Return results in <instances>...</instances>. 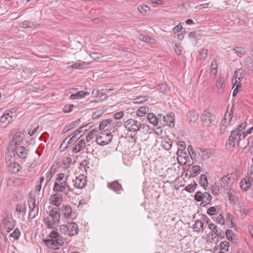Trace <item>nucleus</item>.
Listing matches in <instances>:
<instances>
[{"label":"nucleus","instance_id":"obj_1","mask_svg":"<svg viewBox=\"0 0 253 253\" xmlns=\"http://www.w3.org/2000/svg\"><path fill=\"white\" fill-rule=\"evenodd\" d=\"M68 177L69 176L65 175L64 173H58L54 181L53 192H60L67 195L69 192L72 191L73 189H71L67 182Z\"/></svg>","mask_w":253,"mask_h":253},{"label":"nucleus","instance_id":"obj_2","mask_svg":"<svg viewBox=\"0 0 253 253\" xmlns=\"http://www.w3.org/2000/svg\"><path fill=\"white\" fill-rule=\"evenodd\" d=\"M44 223L48 228L57 229L60 222V213L58 209L54 208L51 210L47 215H44Z\"/></svg>","mask_w":253,"mask_h":253},{"label":"nucleus","instance_id":"obj_3","mask_svg":"<svg viewBox=\"0 0 253 253\" xmlns=\"http://www.w3.org/2000/svg\"><path fill=\"white\" fill-rule=\"evenodd\" d=\"M60 231L61 234L65 238L73 236L78 233V226L75 222H68L60 226Z\"/></svg>","mask_w":253,"mask_h":253},{"label":"nucleus","instance_id":"obj_4","mask_svg":"<svg viewBox=\"0 0 253 253\" xmlns=\"http://www.w3.org/2000/svg\"><path fill=\"white\" fill-rule=\"evenodd\" d=\"M61 237L58 232L55 231H52L49 235V238L46 240L45 242L49 245L54 246L56 248L62 245L63 244Z\"/></svg>","mask_w":253,"mask_h":253},{"label":"nucleus","instance_id":"obj_5","mask_svg":"<svg viewBox=\"0 0 253 253\" xmlns=\"http://www.w3.org/2000/svg\"><path fill=\"white\" fill-rule=\"evenodd\" d=\"M113 135L108 130L99 132L96 136V142L101 145L108 144L112 141Z\"/></svg>","mask_w":253,"mask_h":253},{"label":"nucleus","instance_id":"obj_6","mask_svg":"<svg viewBox=\"0 0 253 253\" xmlns=\"http://www.w3.org/2000/svg\"><path fill=\"white\" fill-rule=\"evenodd\" d=\"M36 202L35 196L30 194L28 199V205L30 209L29 216L32 219L35 218L39 212V207L36 205Z\"/></svg>","mask_w":253,"mask_h":253},{"label":"nucleus","instance_id":"obj_7","mask_svg":"<svg viewBox=\"0 0 253 253\" xmlns=\"http://www.w3.org/2000/svg\"><path fill=\"white\" fill-rule=\"evenodd\" d=\"M240 186L241 189L244 191H247L250 188L252 189L253 187V171H251L247 177L241 179Z\"/></svg>","mask_w":253,"mask_h":253},{"label":"nucleus","instance_id":"obj_8","mask_svg":"<svg viewBox=\"0 0 253 253\" xmlns=\"http://www.w3.org/2000/svg\"><path fill=\"white\" fill-rule=\"evenodd\" d=\"M201 120L204 126L210 127L214 121V117L210 112L205 110L201 114Z\"/></svg>","mask_w":253,"mask_h":253},{"label":"nucleus","instance_id":"obj_9","mask_svg":"<svg viewBox=\"0 0 253 253\" xmlns=\"http://www.w3.org/2000/svg\"><path fill=\"white\" fill-rule=\"evenodd\" d=\"M4 229L7 232H10L16 225V220L13 219L11 215L7 214L2 221Z\"/></svg>","mask_w":253,"mask_h":253},{"label":"nucleus","instance_id":"obj_10","mask_svg":"<svg viewBox=\"0 0 253 253\" xmlns=\"http://www.w3.org/2000/svg\"><path fill=\"white\" fill-rule=\"evenodd\" d=\"M141 125L140 122L132 119H128L124 123L125 127L133 132L139 130Z\"/></svg>","mask_w":253,"mask_h":253},{"label":"nucleus","instance_id":"obj_11","mask_svg":"<svg viewBox=\"0 0 253 253\" xmlns=\"http://www.w3.org/2000/svg\"><path fill=\"white\" fill-rule=\"evenodd\" d=\"M73 185L78 189L84 188L86 185V177L83 174H80L72 180Z\"/></svg>","mask_w":253,"mask_h":253},{"label":"nucleus","instance_id":"obj_12","mask_svg":"<svg viewBox=\"0 0 253 253\" xmlns=\"http://www.w3.org/2000/svg\"><path fill=\"white\" fill-rule=\"evenodd\" d=\"M63 202V194L62 193L55 192L52 194L49 198V203L50 204L59 207Z\"/></svg>","mask_w":253,"mask_h":253},{"label":"nucleus","instance_id":"obj_13","mask_svg":"<svg viewBox=\"0 0 253 253\" xmlns=\"http://www.w3.org/2000/svg\"><path fill=\"white\" fill-rule=\"evenodd\" d=\"M107 187L118 194H121V191L123 190L121 184L118 180L110 182L107 185Z\"/></svg>","mask_w":253,"mask_h":253},{"label":"nucleus","instance_id":"obj_14","mask_svg":"<svg viewBox=\"0 0 253 253\" xmlns=\"http://www.w3.org/2000/svg\"><path fill=\"white\" fill-rule=\"evenodd\" d=\"M232 182L231 175L227 174L222 177L221 180V185L226 190H228L231 187Z\"/></svg>","mask_w":253,"mask_h":253},{"label":"nucleus","instance_id":"obj_15","mask_svg":"<svg viewBox=\"0 0 253 253\" xmlns=\"http://www.w3.org/2000/svg\"><path fill=\"white\" fill-rule=\"evenodd\" d=\"M16 151L17 156L21 159H26L29 152V150L27 147L22 146L17 147Z\"/></svg>","mask_w":253,"mask_h":253},{"label":"nucleus","instance_id":"obj_16","mask_svg":"<svg viewBox=\"0 0 253 253\" xmlns=\"http://www.w3.org/2000/svg\"><path fill=\"white\" fill-rule=\"evenodd\" d=\"M85 146L86 144L85 140L84 139H81L78 141L77 144L73 147L72 151L73 153H78L81 151H84Z\"/></svg>","mask_w":253,"mask_h":253},{"label":"nucleus","instance_id":"obj_17","mask_svg":"<svg viewBox=\"0 0 253 253\" xmlns=\"http://www.w3.org/2000/svg\"><path fill=\"white\" fill-rule=\"evenodd\" d=\"M174 114L170 113L165 117H163V121L164 125L169 126L170 127H172L174 126Z\"/></svg>","mask_w":253,"mask_h":253},{"label":"nucleus","instance_id":"obj_18","mask_svg":"<svg viewBox=\"0 0 253 253\" xmlns=\"http://www.w3.org/2000/svg\"><path fill=\"white\" fill-rule=\"evenodd\" d=\"M89 94V92L85 91H80L75 93L71 94L70 98L73 100L81 99L85 98Z\"/></svg>","mask_w":253,"mask_h":253},{"label":"nucleus","instance_id":"obj_19","mask_svg":"<svg viewBox=\"0 0 253 253\" xmlns=\"http://www.w3.org/2000/svg\"><path fill=\"white\" fill-rule=\"evenodd\" d=\"M12 112L6 111L1 117L0 121L2 124H8L12 120Z\"/></svg>","mask_w":253,"mask_h":253},{"label":"nucleus","instance_id":"obj_20","mask_svg":"<svg viewBox=\"0 0 253 253\" xmlns=\"http://www.w3.org/2000/svg\"><path fill=\"white\" fill-rule=\"evenodd\" d=\"M8 165L9 171L12 173H16L22 169L21 166L17 163L10 162Z\"/></svg>","mask_w":253,"mask_h":253},{"label":"nucleus","instance_id":"obj_21","mask_svg":"<svg viewBox=\"0 0 253 253\" xmlns=\"http://www.w3.org/2000/svg\"><path fill=\"white\" fill-rule=\"evenodd\" d=\"M188 116L190 122L195 123L199 118V113L196 111H189L188 113Z\"/></svg>","mask_w":253,"mask_h":253},{"label":"nucleus","instance_id":"obj_22","mask_svg":"<svg viewBox=\"0 0 253 253\" xmlns=\"http://www.w3.org/2000/svg\"><path fill=\"white\" fill-rule=\"evenodd\" d=\"M191 165H188L189 172L192 176H196L198 175L201 170V167L199 166H192L191 169H190Z\"/></svg>","mask_w":253,"mask_h":253},{"label":"nucleus","instance_id":"obj_23","mask_svg":"<svg viewBox=\"0 0 253 253\" xmlns=\"http://www.w3.org/2000/svg\"><path fill=\"white\" fill-rule=\"evenodd\" d=\"M188 159V156L187 153H184V154H178V156H177V162L181 165L185 164L187 162V159Z\"/></svg>","mask_w":253,"mask_h":253},{"label":"nucleus","instance_id":"obj_24","mask_svg":"<svg viewBox=\"0 0 253 253\" xmlns=\"http://www.w3.org/2000/svg\"><path fill=\"white\" fill-rule=\"evenodd\" d=\"M212 219L214 220L218 224L223 225L225 224V219L223 215L220 213H218L215 215L213 216Z\"/></svg>","mask_w":253,"mask_h":253},{"label":"nucleus","instance_id":"obj_25","mask_svg":"<svg viewBox=\"0 0 253 253\" xmlns=\"http://www.w3.org/2000/svg\"><path fill=\"white\" fill-rule=\"evenodd\" d=\"M81 136L82 134H80L78 133H77V132L75 131L73 133V135L72 137L70 138V139L68 141L67 144L65 146L64 148L65 149L68 147V144L76 142Z\"/></svg>","mask_w":253,"mask_h":253},{"label":"nucleus","instance_id":"obj_26","mask_svg":"<svg viewBox=\"0 0 253 253\" xmlns=\"http://www.w3.org/2000/svg\"><path fill=\"white\" fill-rule=\"evenodd\" d=\"M147 119L149 122L154 126L158 124V117L153 113H149L147 115Z\"/></svg>","mask_w":253,"mask_h":253},{"label":"nucleus","instance_id":"obj_27","mask_svg":"<svg viewBox=\"0 0 253 253\" xmlns=\"http://www.w3.org/2000/svg\"><path fill=\"white\" fill-rule=\"evenodd\" d=\"M161 145L166 150H169L172 146V142L169 138H165L162 141Z\"/></svg>","mask_w":253,"mask_h":253},{"label":"nucleus","instance_id":"obj_28","mask_svg":"<svg viewBox=\"0 0 253 253\" xmlns=\"http://www.w3.org/2000/svg\"><path fill=\"white\" fill-rule=\"evenodd\" d=\"M229 247V243L227 241H221L216 249H219L220 251H227Z\"/></svg>","mask_w":253,"mask_h":253},{"label":"nucleus","instance_id":"obj_29","mask_svg":"<svg viewBox=\"0 0 253 253\" xmlns=\"http://www.w3.org/2000/svg\"><path fill=\"white\" fill-rule=\"evenodd\" d=\"M63 212L65 217L69 218L70 217L72 212V210L71 207L69 205H65L63 206Z\"/></svg>","mask_w":253,"mask_h":253},{"label":"nucleus","instance_id":"obj_30","mask_svg":"<svg viewBox=\"0 0 253 253\" xmlns=\"http://www.w3.org/2000/svg\"><path fill=\"white\" fill-rule=\"evenodd\" d=\"M225 235L227 239L231 242H236L235 235L231 230L227 229L225 232Z\"/></svg>","mask_w":253,"mask_h":253},{"label":"nucleus","instance_id":"obj_31","mask_svg":"<svg viewBox=\"0 0 253 253\" xmlns=\"http://www.w3.org/2000/svg\"><path fill=\"white\" fill-rule=\"evenodd\" d=\"M113 121V119L109 118L103 121L99 125V130H103L109 124H111Z\"/></svg>","mask_w":253,"mask_h":253},{"label":"nucleus","instance_id":"obj_32","mask_svg":"<svg viewBox=\"0 0 253 253\" xmlns=\"http://www.w3.org/2000/svg\"><path fill=\"white\" fill-rule=\"evenodd\" d=\"M203 198L204 206L209 204L211 200V195L207 192L203 193Z\"/></svg>","mask_w":253,"mask_h":253},{"label":"nucleus","instance_id":"obj_33","mask_svg":"<svg viewBox=\"0 0 253 253\" xmlns=\"http://www.w3.org/2000/svg\"><path fill=\"white\" fill-rule=\"evenodd\" d=\"M199 153L201 154L203 157H204V158H208L210 157L211 154V149H203L202 148H199Z\"/></svg>","mask_w":253,"mask_h":253},{"label":"nucleus","instance_id":"obj_34","mask_svg":"<svg viewBox=\"0 0 253 253\" xmlns=\"http://www.w3.org/2000/svg\"><path fill=\"white\" fill-rule=\"evenodd\" d=\"M233 50L234 53L239 57H242L246 52L245 49L243 47H236Z\"/></svg>","mask_w":253,"mask_h":253},{"label":"nucleus","instance_id":"obj_35","mask_svg":"<svg viewBox=\"0 0 253 253\" xmlns=\"http://www.w3.org/2000/svg\"><path fill=\"white\" fill-rule=\"evenodd\" d=\"M149 111V109L147 107H141L137 111V115L139 117H143Z\"/></svg>","mask_w":253,"mask_h":253},{"label":"nucleus","instance_id":"obj_36","mask_svg":"<svg viewBox=\"0 0 253 253\" xmlns=\"http://www.w3.org/2000/svg\"><path fill=\"white\" fill-rule=\"evenodd\" d=\"M200 184L205 189H206V188L208 186V182L207 176L205 174H202L201 175Z\"/></svg>","mask_w":253,"mask_h":253},{"label":"nucleus","instance_id":"obj_37","mask_svg":"<svg viewBox=\"0 0 253 253\" xmlns=\"http://www.w3.org/2000/svg\"><path fill=\"white\" fill-rule=\"evenodd\" d=\"M23 139V136L19 133H16L13 137V142L15 145H18Z\"/></svg>","mask_w":253,"mask_h":253},{"label":"nucleus","instance_id":"obj_38","mask_svg":"<svg viewBox=\"0 0 253 253\" xmlns=\"http://www.w3.org/2000/svg\"><path fill=\"white\" fill-rule=\"evenodd\" d=\"M207 213L208 214H209L210 216H213L216 215V214H217L218 213V210H217L216 207H210L207 211Z\"/></svg>","mask_w":253,"mask_h":253},{"label":"nucleus","instance_id":"obj_39","mask_svg":"<svg viewBox=\"0 0 253 253\" xmlns=\"http://www.w3.org/2000/svg\"><path fill=\"white\" fill-rule=\"evenodd\" d=\"M72 161L71 158L69 157H65L62 161V166L64 168H68L70 167Z\"/></svg>","mask_w":253,"mask_h":253},{"label":"nucleus","instance_id":"obj_40","mask_svg":"<svg viewBox=\"0 0 253 253\" xmlns=\"http://www.w3.org/2000/svg\"><path fill=\"white\" fill-rule=\"evenodd\" d=\"M21 235V232L18 228H16L13 232L10 234L9 237L13 238L15 240H17L19 239Z\"/></svg>","mask_w":253,"mask_h":253},{"label":"nucleus","instance_id":"obj_41","mask_svg":"<svg viewBox=\"0 0 253 253\" xmlns=\"http://www.w3.org/2000/svg\"><path fill=\"white\" fill-rule=\"evenodd\" d=\"M196 186L197 184L195 182L192 183L185 187V190L189 193L193 192L196 188Z\"/></svg>","mask_w":253,"mask_h":253},{"label":"nucleus","instance_id":"obj_42","mask_svg":"<svg viewBox=\"0 0 253 253\" xmlns=\"http://www.w3.org/2000/svg\"><path fill=\"white\" fill-rule=\"evenodd\" d=\"M203 193L200 191H197L195 193L194 195L195 200L197 202H201V205H203Z\"/></svg>","mask_w":253,"mask_h":253},{"label":"nucleus","instance_id":"obj_43","mask_svg":"<svg viewBox=\"0 0 253 253\" xmlns=\"http://www.w3.org/2000/svg\"><path fill=\"white\" fill-rule=\"evenodd\" d=\"M224 82V81L223 78H222V77L218 78L217 80L215 83V85L217 88L218 89L219 92L221 91V89L222 88V86Z\"/></svg>","mask_w":253,"mask_h":253},{"label":"nucleus","instance_id":"obj_44","mask_svg":"<svg viewBox=\"0 0 253 253\" xmlns=\"http://www.w3.org/2000/svg\"><path fill=\"white\" fill-rule=\"evenodd\" d=\"M138 10L139 11V12L141 13H142L143 14H145L147 12H148L149 11L150 8L147 5H139L138 6Z\"/></svg>","mask_w":253,"mask_h":253},{"label":"nucleus","instance_id":"obj_45","mask_svg":"<svg viewBox=\"0 0 253 253\" xmlns=\"http://www.w3.org/2000/svg\"><path fill=\"white\" fill-rule=\"evenodd\" d=\"M35 25L33 22L29 21H24L21 24V27L24 28H32Z\"/></svg>","mask_w":253,"mask_h":253},{"label":"nucleus","instance_id":"obj_46","mask_svg":"<svg viewBox=\"0 0 253 253\" xmlns=\"http://www.w3.org/2000/svg\"><path fill=\"white\" fill-rule=\"evenodd\" d=\"M239 128L237 127L235 130H234L231 131V134H232L234 132V135L232 136V140L234 141L238 139V140L240 139V137H241V133H239Z\"/></svg>","mask_w":253,"mask_h":253},{"label":"nucleus","instance_id":"obj_47","mask_svg":"<svg viewBox=\"0 0 253 253\" xmlns=\"http://www.w3.org/2000/svg\"><path fill=\"white\" fill-rule=\"evenodd\" d=\"M16 211L18 212L24 213L25 214L26 211V207L25 204H18L16 206Z\"/></svg>","mask_w":253,"mask_h":253},{"label":"nucleus","instance_id":"obj_48","mask_svg":"<svg viewBox=\"0 0 253 253\" xmlns=\"http://www.w3.org/2000/svg\"><path fill=\"white\" fill-rule=\"evenodd\" d=\"M97 130L95 129L90 131L86 135L85 137V140L86 142H89L93 137V135L95 132H96Z\"/></svg>","mask_w":253,"mask_h":253},{"label":"nucleus","instance_id":"obj_49","mask_svg":"<svg viewBox=\"0 0 253 253\" xmlns=\"http://www.w3.org/2000/svg\"><path fill=\"white\" fill-rule=\"evenodd\" d=\"M234 135V132L231 134L226 143V145L230 148L234 147L235 146V141L232 140V136Z\"/></svg>","mask_w":253,"mask_h":253},{"label":"nucleus","instance_id":"obj_50","mask_svg":"<svg viewBox=\"0 0 253 253\" xmlns=\"http://www.w3.org/2000/svg\"><path fill=\"white\" fill-rule=\"evenodd\" d=\"M211 74L215 76L217 73V67L215 61L212 62L211 66Z\"/></svg>","mask_w":253,"mask_h":253},{"label":"nucleus","instance_id":"obj_51","mask_svg":"<svg viewBox=\"0 0 253 253\" xmlns=\"http://www.w3.org/2000/svg\"><path fill=\"white\" fill-rule=\"evenodd\" d=\"M211 190L212 193L215 195H217L220 193L219 186L216 184L211 186Z\"/></svg>","mask_w":253,"mask_h":253},{"label":"nucleus","instance_id":"obj_52","mask_svg":"<svg viewBox=\"0 0 253 253\" xmlns=\"http://www.w3.org/2000/svg\"><path fill=\"white\" fill-rule=\"evenodd\" d=\"M204 227V223L201 221L197 220L195 222L194 228H197L199 231H202Z\"/></svg>","mask_w":253,"mask_h":253},{"label":"nucleus","instance_id":"obj_53","mask_svg":"<svg viewBox=\"0 0 253 253\" xmlns=\"http://www.w3.org/2000/svg\"><path fill=\"white\" fill-rule=\"evenodd\" d=\"M208 52L207 49H203L199 53L200 59L202 60H205L207 57Z\"/></svg>","mask_w":253,"mask_h":253},{"label":"nucleus","instance_id":"obj_54","mask_svg":"<svg viewBox=\"0 0 253 253\" xmlns=\"http://www.w3.org/2000/svg\"><path fill=\"white\" fill-rule=\"evenodd\" d=\"M104 113V111L103 110H98L93 113L92 118L94 119H97V118L101 116Z\"/></svg>","mask_w":253,"mask_h":253},{"label":"nucleus","instance_id":"obj_55","mask_svg":"<svg viewBox=\"0 0 253 253\" xmlns=\"http://www.w3.org/2000/svg\"><path fill=\"white\" fill-rule=\"evenodd\" d=\"M226 220L227 222L229 223L230 225L232 227L234 225L233 222L232 221V214L228 212L226 214Z\"/></svg>","mask_w":253,"mask_h":253},{"label":"nucleus","instance_id":"obj_56","mask_svg":"<svg viewBox=\"0 0 253 253\" xmlns=\"http://www.w3.org/2000/svg\"><path fill=\"white\" fill-rule=\"evenodd\" d=\"M73 107L74 105L72 104L66 105L64 107L63 111L65 113H70L72 111Z\"/></svg>","mask_w":253,"mask_h":253},{"label":"nucleus","instance_id":"obj_57","mask_svg":"<svg viewBox=\"0 0 253 253\" xmlns=\"http://www.w3.org/2000/svg\"><path fill=\"white\" fill-rule=\"evenodd\" d=\"M226 123V122H223V121L221 122L219 128V132L221 134H223L226 131L227 126L225 125Z\"/></svg>","mask_w":253,"mask_h":253},{"label":"nucleus","instance_id":"obj_58","mask_svg":"<svg viewBox=\"0 0 253 253\" xmlns=\"http://www.w3.org/2000/svg\"><path fill=\"white\" fill-rule=\"evenodd\" d=\"M139 39L142 41L149 42L151 40V38L148 36H146L143 34H141L139 36Z\"/></svg>","mask_w":253,"mask_h":253},{"label":"nucleus","instance_id":"obj_59","mask_svg":"<svg viewBox=\"0 0 253 253\" xmlns=\"http://www.w3.org/2000/svg\"><path fill=\"white\" fill-rule=\"evenodd\" d=\"M124 113L123 111H120L113 115V118L116 120H120L123 117Z\"/></svg>","mask_w":253,"mask_h":253},{"label":"nucleus","instance_id":"obj_60","mask_svg":"<svg viewBox=\"0 0 253 253\" xmlns=\"http://www.w3.org/2000/svg\"><path fill=\"white\" fill-rule=\"evenodd\" d=\"M83 64H85V62H78L72 64L70 68L75 69H81Z\"/></svg>","mask_w":253,"mask_h":253},{"label":"nucleus","instance_id":"obj_61","mask_svg":"<svg viewBox=\"0 0 253 253\" xmlns=\"http://www.w3.org/2000/svg\"><path fill=\"white\" fill-rule=\"evenodd\" d=\"M81 119H78L75 121L71 123L69 126L70 127L71 129L74 128V127L77 126L80 123Z\"/></svg>","mask_w":253,"mask_h":253},{"label":"nucleus","instance_id":"obj_62","mask_svg":"<svg viewBox=\"0 0 253 253\" xmlns=\"http://www.w3.org/2000/svg\"><path fill=\"white\" fill-rule=\"evenodd\" d=\"M145 97L140 96L134 99V103H141L145 100Z\"/></svg>","mask_w":253,"mask_h":253},{"label":"nucleus","instance_id":"obj_63","mask_svg":"<svg viewBox=\"0 0 253 253\" xmlns=\"http://www.w3.org/2000/svg\"><path fill=\"white\" fill-rule=\"evenodd\" d=\"M174 50L177 55H179L181 53V47L178 44H175Z\"/></svg>","mask_w":253,"mask_h":253},{"label":"nucleus","instance_id":"obj_64","mask_svg":"<svg viewBox=\"0 0 253 253\" xmlns=\"http://www.w3.org/2000/svg\"><path fill=\"white\" fill-rule=\"evenodd\" d=\"M159 86V88L162 91H167L169 89L168 86L166 84H161Z\"/></svg>","mask_w":253,"mask_h":253}]
</instances>
